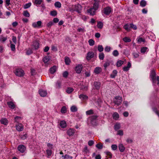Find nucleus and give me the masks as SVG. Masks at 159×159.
Returning <instances> with one entry per match:
<instances>
[{
    "mask_svg": "<svg viewBox=\"0 0 159 159\" xmlns=\"http://www.w3.org/2000/svg\"><path fill=\"white\" fill-rule=\"evenodd\" d=\"M72 9L73 11H76L78 13H80L82 10V6L80 4L73 5L72 7Z\"/></svg>",
    "mask_w": 159,
    "mask_h": 159,
    "instance_id": "obj_1",
    "label": "nucleus"
},
{
    "mask_svg": "<svg viewBox=\"0 0 159 159\" xmlns=\"http://www.w3.org/2000/svg\"><path fill=\"white\" fill-rule=\"evenodd\" d=\"M122 101V97L119 96H116L115 97V99L114 100V102L115 104L117 105H120Z\"/></svg>",
    "mask_w": 159,
    "mask_h": 159,
    "instance_id": "obj_2",
    "label": "nucleus"
},
{
    "mask_svg": "<svg viewBox=\"0 0 159 159\" xmlns=\"http://www.w3.org/2000/svg\"><path fill=\"white\" fill-rule=\"evenodd\" d=\"M16 75L19 77L23 76L24 75V71L21 69H17L15 72Z\"/></svg>",
    "mask_w": 159,
    "mask_h": 159,
    "instance_id": "obj_3",
    "label": "nucleus"
},
{
    "mask_svg": "<svg viewBox=\"0 0 159 159\" xmlns=\"http://www.w3.org/2000/svg\"><path fill=\"white\" fill-rule=\"evenodd\" d=\"M42 22L39 21L37 22H34L32 24V26L34 28H40L42 27Z\"/></svg>",
    "mask_w": 159,
    "mask_h": 159,
    "instance_id": "obj_4",
    "label": "nucleus"
},
{
    "mask_svg": "<svg viewBox=\"0 0 159 159\" xmlns=\"http://www.w3.org/2000/svg\"><path fill=\"white\" fill-rule=\"evenodd\" d=\"M18 150L21 153H23L25 150L26 148L24 145H19L18 147Z\"/></svg>",
    "mask_w": 159,
    "mask_h": 159,
    "instance_id": "obj_5",
    "label": "nucleus"
},
{
    "mask_svg": "<svg viewBox=\"0 0 159 159\" xmlns=\"http://www.w3.org/2000/svg\"><path fill=\"white\" fill-rule=\"evenodd\" d=\"M39 93L41 96L44 97L47 94V91L42 89H40L39 91Z\"/></svg>",
    "mask_w": 159,
    "mask_h": 159,
    "instance_id": "obj_6",
    "label": "nucleus"
},
{
    "mask_svg": "<svg viewBox=\"0 0 159 159\" xmlns=\"http://www.w3.org/2000/svg\"><path fill=\"white\" fill-rule=\"evenodd\" d=\"M82 69V66L79 65L75 67V71L77 73H80L81 72Z\"/></svg>",
    "mask_w": 159,
    "mask_h": 159,
    "instance_id": "obj_7",
    "label": "nucleus"
},
{
    "mask_svg": "<svg viewBox=\"0 0 159 159\" xmlns=\"http://www.w3.org/2000/svg\"><path fill=\"white\" fill-rule=\"evenodd\" d=\"M93 56L94 53L92 52H89L87 54V55L86 57L87 59L88 60H89L93 57Z\"/></svg>",
    "mask_w": 159,
    "mask_h": 159,
    "instance_id": "obj_8",
    "label": "nucleus"
},
{
    "mask_svg": "<svg viewBox=\"0 0 159 159\" xmlns=\"http://www.w3.org/2000/svg\"><path fill=\"white\" fill-rule=\"evenodd\" d=\"M151 78H152L153 82L156 80V73L154 70H152L150 75Z\"/></svg>",
    "mask_w": 159,
    "mask_h": 159,
    "instance_id": "obj_9",
    "label": "nucleus"
},
{
    "mask_svg": "<svg viewBox=\"0 0 159 159\" xmlns=\"http://www.w3.org/2000/svg\"><path fill=\"white\" fill-rule=\"evenodd\" d=\"M16 129L17 131H22L23 129V126L21 124L16 125Z\"/></svg>",
    "mask_w": 159,
    "mask_h": 159,
    "instance_id": "obj_10",
    "label": "nucleus"
},
{
    "mask_svg": "<svg viewBox=\"0 0 159 159\" xmlns=\"http://www.w3.org/2000/svg\"><path fill=\"white\" fill-rule=\"evenodd\" d=\"M104 13L106 15H109L111 12V8L109 7H107L104 9Z\"/></svg>",
    "mask_w": 159,
    "mask_h": 159,
    "instance_id": "obj_11",
    "label": "nucleus"
},
{
    "mask_svg": "<svg viewBox=\"0 0 159 159\" xmlns=\"http://www.w3.org/2000/svg\"><path fill=\"white\" fill-rule=\"evenodd\" d=\"M33 45L34 46V48L36 50L39 47V43L38 41H35L33 42Z\"/></svg>",
    "mask_w": 159,
    "mask_h": 159,
    "instance_id": "obj_12",
    "label": "nucleus"
},
{
    "mask_svg": "<svg viewBox=\"0 0 159 159\" xmlns=\"http://www.w3.org/2000/svg\"><path fill=\"white\" fill-rule=\"evenodd\" d=\"M96 10L95 9L91 8L87 10L88 12L89 13L90 15H93L95 14V11Z\"/></svg>",
    "mask_w": 159,
    "mask_h": 159,
    "instance_id": "obj_13",
    "label": "nucleus"
},
{
    "mask_svg": "<svg viewBox=\"0 0 159 159\" xmlns=\"http://www.w3.org/2000/svg\"><path fill=\"white\" fill-rule=\"evenodd\" d=\"M67 133L69 136H72L75 133L74 130L73 129H69L67 130Z\"/></svg>",
    "mask_w": 159,
    "mask_h": 159,
    "instance_id": "obj_14",
    "label": "nucleus"
},
{
    "mask_svg": "<svg viewBox=\"0 0 159 159\" xmlns=\"http://www.w3.org/2000/svg\"><path fill=\"white\" fill-rule=\"evenodd\" d=\"M102 71V70L100 67H96L94 70V72L96 74H99Z\"/></svg>",
    "mask_w": 159,
    "mask_h": 159,
    "instance_id": "obj_15",
    "label": "nucleus"
},
{
    "mask_svg": "<svg viewBox=\"0 0 159 159\" xmlns=\"http://www.w3.org/2000/svg\"><path fill=\"white\" fill-rule=\"evenodd\" d=\"M131 64L130 62H128L127 66H125L123 68V70L124 71H127L129 70V68L131 67Z\"/></svg>",
    "mask_w": 159,
    "mask_h": 159,
    "instance_id": "obj_16",
    "label": "nucleus"
},
{
    "mask_svg": "<svg viewBox=\"0 0 159 159\" xmlns=\"http://www.w3.org/2000/svg\"><path fill=\"white\" fill-rule=\"evenodd\" d=\"M94 85L96 89H98L100 87L101 83L100 82H94Z\"/></svg>",
    "mask_w": 159,
    "mask_h": 159,
    "instance_id": "obj_17",
    "label": "nucleus"
},
{
    "mask_svg": "<svg viewBox=\"0 0 159 159\" xmlns=\"http://www.w3.org/2000/svg\"><path fill=\"white\" fill-rule=\"evenodd\" d=\"M7 104L8 105L9 107L11 108L12 109L14 108L15 107V105L12 102H7Z\"/></svg>",
    "mask_w": 159,
    "mask_h": 159,
    "instance_id": "obj_18",
    "label": "nucleus"
},
{
    "mask_svg": "<svg viewBox=\"0 0 159 159\" xmlns=\"http://www.w3.org/2000/svg\"><path fill=\"white\" fill-rule=\"evenodd\" d=\"M60 125L62 128H65L66 126V122L64 121H61L60 123Z\"/></svg>",
    "mask_w": 159,
    "mask_h": 159,
    "instance_id": "obj_19",
    "label": "nucleus"
},
{
    "mask_svg": "<svg viewBox=\"0 0 159 159\" xmlns=\"http://www.w3.org/2000/svg\"><path fill=\"white\" fill-rule=\"evenodd\" d=\"M57 69V67L54 66H53L52 67H51L50 69V71L51 73L53 74L55 73V72L56 71Z\"/></svg>",
    "mask_w": 159,
    "mask_h": 159,
    "instance_id": "obj_20",
    "label": "nucleus"
},
{
    "mask_svg": "<svg viewBox=\"0 0 159 159\" xmlns=\"http://www.w3.org/2000/svg\"><path fill=\"white\" fill-rule=\"evenodd\" d=\"M7 39V37H4L2 35L0 36V41H1L2 43L4 42Z\"/></svg>",
    "mask_w": 159,
    "mask_h": 159,
    "instance_id": "obj_21",
    "label": "nucleus"
},
{
    "mask_svg": "<svg viewBox=\"0 0 159 159\" xmlns=\"http://www.w3.org/2000/svg\"><path fill=\"white\" fill-rule=\"evenodd\" d=\"M98 116H97L93 115L91 116V122L92 124H93L94 121L96 120L98 118Z\"/></svg>",
    "mask_w": 159,
    "mask_h": 159,
    "instance_id": "obj_22",
    "label": "nucleus"
},
{
    "mask_svg": "<svg viewBox=\"0 0 159 159\" xmlns=\"http://www.w3.org/2000/svg\"><path fill=\"white\" fill-rule=\"evenodd\" d=\"M118 147L119 150L121 152H123L125 150V148L122 144H119Z\"/></svg>",
    "mask_w": 159,
    "mask_h": 159,
    "instance_id": "obj_23",
    "label": "nucleus"
},
{
    "mask_svg": "<svg viewBox=\"0 0 159 159\" xmlns=\"http://www.w3.org/2000/svg\"><path fill=\"white\" fill-rule=\"evenodd\" d=\"M103 26V23L102 22H98L97 26L99 29H101L102 28Z\"/></svg>",
    "mask_w": 159,
    "mask_h": 159,
    "instance_id": "obj_24",
    "label": "nucleus"
},
{
    "mask_svg": "<svg viewBox=\"0 0 159 159\" xmlns=\"http://www.w3.org/2000/svg\"><path fill=\"white\" fill-rule=\"evenodd\" d=\"M99 2H96L93 4V8L97 10L98 9L99 6Z\"/></svg>",
    "mask_w": 159,
    "mask_h": 159,
    "instance_id": "obj_25",
    "label": "nucleus"
},
{
    "mask_svg": "<svg viewBox=\"0 0 159 159\" xmlns=\"http://www.w3.org/2000/svg\"><path fill=\"white\" fill-rule=\"evenodd\" d=\"M79 98L82 99H86L88 98V97L86 95L84 94H80L79 95Z\"/></svg>",
    "mask_w": 159,
    "mask_h": 159,
    "instance_id": "obj_26",
    "label": "nucleus"
},
{
    "mask_svg": "<svg viewBox=\"0 0 159 159\" xmlns=\"http://www.w3.org/2000/svg\"><path fill=\"white\" fill-rule=\"evenodd\" d=\"M65 61L66 64L67 65H69L70 63V61L69 58L68 57H65Z\"/></svg>",
    "mask_w": 159,
    "mask_h": 159,
    "instance_id": "obj_27",
    "label": "nucleus"
},
{
    "mask_svg": "<svg viewBox=\"0 0 159 159\" xmlns=\"http://www.w3.org/2000/svg\"><path fill=\"white\" fill-rule=\"evenodd\" d=\"M96 147L98 149H102L103 147V145L102 143H99L96 145Z\"/></svg>",
    "mask_w": 159,
    "mask_h": 159,
    "instance_id": "obj_28",
    "label": "nucleus"
},
{
    "mask_svg": "<svg viewBox=\"0 0 159 159\" xmlns=\"http://www.w3.org/2000/svg\"><path fill=\"white\" fill-rule=\"evenodd\" d=\"M124 61L121 60H120L117 62L116 65L117 67H119L121 66L123 63Z\"/></svg>",
    "mask_w": 159,
    "mask_h": 159,
    "instance_id": "obj_29",
    "label": "nucleus"
},
{
    "mask_svg": "<svg viewBox=\"0 0 159 159\" xmlns=\"http://www.w3.org/2000/svg\"><path fill=\"white\" fill-rule=\"evenodd\" d=\"M1 123L5 125H6L7 123V120L6 118L2 119L1 120Z\"/></svg>",
    "mask_w": 159,
    "mask_h": 159,
    "instance_id": "obj_30",
    "label": "nucleus"
},
{
    "mask_svg": "<svg viewBox=\"0 0 159 159\" xmlns=\"http://www.w3.org/2000/svg\"><path fill=\"white\" fill-rule=\"evenodd\" d=\"M117 74V71L116 70H114L113 71L112 74L111 75V78H114L115 76Z\"/></svg>",
    "mask_w": 159,
    "mask_h": 159,
    "instance_id": "obj_31",
    "label": "nucleus"
},
{
    "mask_svg": "<svg viewBox=\"0 0 159 159\" xmlns=\"http://www.w3.org/2000/svg\"><path fill=\"white\" fill-rule=\"evenodd\" d=\"M73 90L74 89L73 88L71 87H68L66 91L68 93H70L72 92Z\"/></svg>",
    "mask_w": 159,
    "mask_h": 159,
    "instance_id": "obj_32",
    "label": "nucleus"
},
{
    "mask_svg": "<svg viewBox=\"0 0 159 159\" xmlns=\"http://www.w3.org/2000/svg\"><path fill=\"white\" fill-rule=\"evenodd\" d=\"M140 4L141 6L144 7L146 5V2L143 0H142L140 2Z\"/></svg>",
    "mask_w": 159,
    "mask_h": 159,
    "instance_id": "obj_33",
    "label": "nucleus"
},
{
    "mask_svg": "<svg viewBox=\"0 0 159 159\" xmlns=\"http://www.w3.org/2000/svg\"><path fill=\"white\" fill-rule=\"evenodd\" d=\"M123 40L125 42H129L131 41V39L127 37H125L123 38Z\"/></svg>",
    "mask_w": 159,
    "mask_h": 159,
    "instance_id": "obj_34",
    "label": "nucleus"
},
{
    "mask_svg": "<svg viewBox=\"0 0 159 159\" xmlns=\"http://www.w3.org/2000/svg\"><path fill=\"white\" fill-rule=\"evenodd\" d=\"M145 39L142 38H139L137 40V42L139 44L141 43L142 42H145Z\"/></svg>",
    "mask_w": 159,
    "mask_h": 159,
    "instance_id": "obj_35",
    "label": "nucleus"
},
{
    "mask_svg": "<svg viewBox=\"0 0 159 159\" xmlns=\"http://www.w3.org/2000/svg\"><path fill=\"white\" fill-rule=\"evenodd\" d=\"M77 108L75 106H72L71 107V110L73 112H74L77 111Z\"/></svg>",
    "mask_w": 159,
    "mask_h": 159,
    "instance_id": "obj_36",
    "label": "nucleus"
},
{
    "mask_svg": "<svg viewBox=\"0 0 159 159\" xmlns=\"http://www.w3.org/2000/svg\"><path fill=\"white\" fill-rule=\"evenodd\" d=\"M110 63L111 62L109 61H107L104 64V66L105 69H106V68L110 65Z\"/></svg>",
    "mask_w": 159,
    "mask_h": 159,
    "instance_id": "obj_37",
    "label": "nucleus"
},
{
    "mask_svg": "<svg viewBox=\"0 0 159 159\" xmlns=\"http://www.w3.org/2000/svg\"><path fill=\"white\" fill-rule=\"evenodd\" d=\"M54 5L55 7L58 8H60L61 7V4L59 2H56L54 4Z\"/></svg>",
    "mask_w": 159,
    "mask_h": 159,
    "instance_id": "obj_38",
    "label": "nucleus"
},
{
    "mask_svg": "<svg viewBox=\"0 0 159 159\" xmlns=\"http://www.w3.org/2000/svg\"><path fill=\"white\" fill-rule=\"evenodd\" d=\"M31 3L30 2L26 4L24 6V8L25 9H27L30 7L31 6Z\"/></svg>",
    "mask_w": 159,
    "mask_h": 159,
    "instance_id": "obj_39",
    "label": "nucleus"
},
{
    "mask_svg": "<svg viewBox=\"0 0 159 159\" xmlns=\"http://www.w3.org/2000/svg\"><path fill=\"white\" fill-rule=\"evenodd\" d=\"M113 119H116L119 117V115L117 113L115 112L113 115Z\"/></svg>",
    "mask_w": 159,
    "mask_h": 159,
    "instance_id": "obj_40",
    "label": "nucleus"
},
{
    "mask_svg": "<svg viewBox=\"0 0 159 159\" xmlns=\"http://www.w3.org/2000/svg\"><path fill=\"white\" fill-rule=\"evenodd\" d=\"M33 52L32 49L30 48H29L27 50L26 53L27 55H29Z\"/></svg>",
    "mask_w": 159,
    "mask_h": 159,
    "instance_id": "obj_41",
    "label": "nucleus"
},
{
    "mask_svg": "<svg viewBox=\"0 0 159 159\" xmlns=\"http://www.w3.org/2000/svg\"><path fill=\"white\" fill-rule=\"evenodd\" d=\"M43 61L44 63H47L49 61V57L48 56L45 57L43 59Z\"/></svg>",
    "mask_w": 159,
    "mask_h": 159,
    "instance_id": "obj_42",
    "label": "nucleus"
},
{
    "mask_svg": "<svg viewBox=\"0 0 159 159\" xmlns=\"http://www.w3.org/2000/svg\"><path fill=\"white\" fill-rule=\"evenodd\" d=\"M61 111L62 113H66V107L65 106L62 107L61 109Z\"/></svg>",
    "mask_w": 159,
    "mask_h": 159,
    "instance_id": "obj_43",
    "label": "nucleus"
},
{
    "mask_svg": "<svg viewBox=\"0 0 159 159\" xmlns=\"http://www.w3.org/2000/svg\"><path fill=\"white\" fill-rule=\"evenodd\" d=\"M23 15L25 17H29L30 16V14L27 11H24Z\"/></svg>",
    "mask_w": 159,
    "mask_h": 159,
    "instance_id": "obj_44",
    "label": "nucleus"
},
{
    "mask_svg": "<svg viewBox=\"0 0 159 159\" xmlns=\"http://www.w3.org/2000/svg\"><path fill=\"white\" fill-rule=\"evenodd\" d=\"M104 57V55L103 53H100L99 54V57L100 60H103Z\"/></svg>",
    "mask_w": 159,
    "mask_h": 159,
    "instance_id": "obj_45",
    "label": "nucleus"
},
{
    "mask_svg": "<svg viewBox=\"0 0 159 159\" xmlns=\"http://www.w3.org/2000/svg\"><path fill=\"white\" fill-rule=\"evenodd\" d=\"M11 41L10 43L11 44L10 47L11 48L12 51H15L16 50L15 45H14L13 44L11 43Z\"/></svg>",
    "mask_w": 159,
    "mask_h": 159,
    "instance_id": "obj_46",
    "label": "nucleus"
},
{
    "mask_svg": "<svg viewBox=\"0 0 159 159\" xmlns=\"http://www.w3.org/2000/svg\"><path fill=\"white\" fill-rule=\"evenodd\" d=\"M88 42L89 45L90 46H93L94 44V41L92 39H90Z\"/></svg>",
    "mask_w": 159,
    "mask_h": 159,
    "instance_id": "obj_47",
    "label": "nucleus"
},
{
    "mask_svg": "<svg viewBox=\"0 0 159 159\" xmlns=\"http://www.w3.org/2000/svg\"><path fill=\"white\" fill-rule=\"evenodd\" d=\"M57 12L56 11H53L50 12V14L53 16H55L57 15Z\"/></svg>",
    "mask_w": 159,
    "mask_h": 159,
    "instance_id": "obj_48",
    "label": "nucleus"
},
{
    "mask_svg": "<svg viewBox=\"0 0 159 159\" xmlns=\"http://www.w3.org/2000/svg\"><path fill=\"white\" fill-rule=\"evenodd\" d=\"M120 128V125L119 124H116L114 126L115 129L116 130H117Z\"/></svg>",
    "mask_w": 159,
    "mask_h": 159,
    "instance_id": "obj_49",
    "label": "nucleus"
},
{
    "mask_svg": "<svg viewBox=\"0 0 159 159\" xmlns=\"http://www.w3.org/2000/svg\"><path fill=\"white\" fill-rule=\"evenodd\" d=\"M98 50L100 52H102L103 50V48L102 45H98Z\"/></svg>",
    "mask_w": 159,
    "mask_h": 159,
    "instance_id": "obj_50",
    "label": "nucleus"
},
{
    "mask_svg": "<svg viewBox=\"0 0 159 159\" xmlns=\"http://www.w3.org/2000/svg\"><path fill=\"white\" fill-rule=\"evenodd\" d=\"M152 109L153 111L159 117V113L157 108L156 107H154Z\"/></svg>",
    "mask_w": 159,
    "mask_h": 159,
    "instance_id": "obj_51",
    "label": "nucleus"
},
{
    "mask_svg": "<svg viewBox=\"0 0 159 159\" xmlns=\"http://www.w3.org/2000/svg\"><path fill=\"white\" fill-rule=\"evenodd\" d=\"M148 48L146 47H143L141 49V52L142 53H145L147 50Z\"/></svg>",
    "mask_w": 159,
    "mask_h": 159,
    "instance_id": "obj_52",
    "label": "nucleus"
},
{
    "mask_svg": "<svg viewBox=\"0 0 159 159\" xmlns=\"http://www.w3.org/2000/svg\"><path fill=\"white\" fill-rule=\"evenodd\" d=\"M62 157H64V159H71L72 157L69 155H66L64 156H62Z\"/></svg>",
    "mask_w": 159,
    "mask_h": 159,
    "instance_id": "obj_53",
    "label": "nucleus"
},
{
    "mask_svg": "<svg viewBox=\"0 0 159 159\" xmlns=\"http://www.w3.org/2000/svg\"><path fill=\"white\" fill-rule=\"evenodd\" d=\"M124 28L127 31H129L130 30V27H129L127 24L125 25L124 26Z\"/></svg>",
    "mask_w": 159,
    "mask_h": 159,
    "instance_id": "obj_54",
    "label": "nucleus"
},
{
    "mask_svg": "<svg viewBox=\"0 0 159 159\" xmlns=\"http://www.w3.org/2000/svg\"><path fill=\"white\" fill-rule=\"evenodd\" d=\"M86 114L87 115H90L93 114V111L92 110H90L86 111Z\"/></svg>",
    "mask_w": 159,
    "mask_h": 159,
    "instance_id": "obj_55",
    "label": "nucleus"
},
{
    "mask_svg": "<svg viewBox=\"0 0 159 159\" xmlns=\"http://www.w3.org/2000/svg\"><path fill=\"white\" fill-rule=\"evenodd\" d=\"M42 2V0H35L34 3L35 4H40Z\"/></svg>",
    "mask_w": 159,
    "mask_h": 159,
    "instance_id": "obj_56",
    "label": "nucleus"
},
{
    "mask_svg": "<svg viewBox=\"0 0 159 159\" xmlns=\"http://www.w3.org/2000/svg\"><path fill=\"white\" fill-rule=\"evenodd\" d=\"M113 54L114 56L116 57L119 55V52L117 50H115L113 52Z\"/></svg>",
    "mask_w": 159,
    "mask_h": 159,
    "instance_id": "obj_57",
    "label": "nucleus"
},
{
    "mask_svg": "<svg viewBox=\"0 0 159 159\" xmlns=\"http://www.w3.org/2000/svg\"><path fill=\"white\" fill-rule=\"evenodd\" d=\"M83 152L84 154H87L89 152V150L88 149L87 147V146H85L84 147Z\"/></svg>",
    "mask_w": 159,
    "mask_h": 159,
    "instance_id": "obj_58",
    "label": "nucleus"
},
{
    "mask_svg": "<svg viewBox=\"0 0 159 159\" xmlns=\"http://www.w3.org/2000/svg\"><path fill=\"white\" fill-rule=\"evenodd\" d=\"M68 75V73L67 71H65L63 74V76L65 78H67Z\"/></svg>",
    "mask_w": 159,
    "mask_h": 159,
    "instance_id": "obj_59",
    "label": "nucleus"
},
{
    "mask_svg": "<svg viewBox=\"0 0 159 159\" xmlns=\"http://www.w3.org/2000/svg\"><path fill=\"white\" fill-rule=\"evenodd\" d=\"M130 28H132L134 30L137 29V27L136 25H134L133 24H130Z\"/></svg>",
    "mask_w": 159,
    "mask_h": 159,
    "instance_id": "obj_60",
    "label": "nucleus"
},
{
    "mask_svg": "<svg viewBox=\"0 0 159 159\" xmlns=\"http://www.w3.org/2000/svg\"><path fill=\"white\" fill-rule=\"evenodd\" d=\"M106 154L108 156H109V158H111L112 157V154L110 152L107 151L105 152Z\"/></svg>",
    "mask_w": 159,
    "mask_h": 159,
    "instance_id": "obj_61",
    "label": "nucleus"
},
{
    "mask_svg": "<svg viewBox=\"0 0 159 159\" xmlns=\"http://www.w3.org/2000/svg\"><path fill=\"white\" fill-rule=\"evenodd\" d=\"M47 154L48 156H50L52 153V151L51 150H46Z\"/></svg>",
    "mask_w": 159,
    "mask_h": 159,
    "instance_id": "obj_62",
    "label": "nucleus"
},
{
    "mask_svg": "<svg viewBox=\"0 0 159 159\" xmlns=\"http://www.w3.org/2000/svg\"><path fill=\"white\" fill-rule=\"evenodd\" d=\"M111 148L114 150H116L117 148V146L116 145L113 144L111 145Z\"/></svg>",
    "mask_w": 159,
    "mask_h": 159,
    "instance_id": "obj_63",
    "label": "nucleus"
},
{
    "mask_svg": "<svg viewBox=\"0 0 159 159\" xmlns=\"http://www.w3.org/2000/svg\"><path fill=\"white\" fill-rule=\"evenodd\" d=\"M111 50V48L110 47L106 46L105 48V50L106 52H109Z\"/></svg>",
    "mask_w": 159,
    "mask_h": 159,
    "instance_id": "obj_64",
    "label": "nucleus"
}]
</instances>
